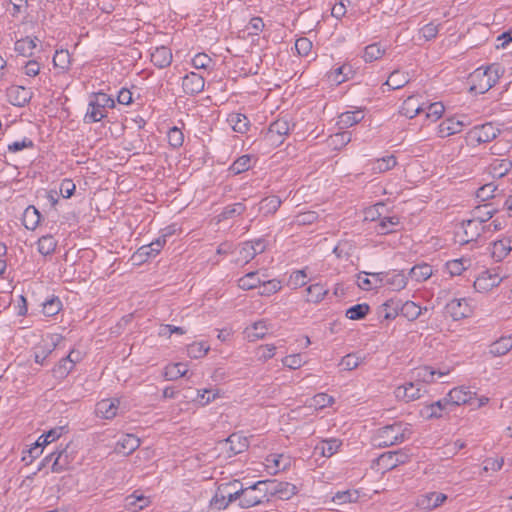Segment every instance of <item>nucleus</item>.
<instances>
[{
  "mask_svg": "<svg viewBox=\"0 0 512 512\" xmlns=\"http://www.w3.org/2000/svg\"><path fill=\"white\" fill-rule=\"evenodd\" d=\"M503 73L504 69L497 63L491 64L486 68H477L471 74L472 85L470 90L484 94L498 82Z\"/></svg>",
  "mask_w": 512,
  "mask_h": 512,
  "instance_id": "nucleus-1",
  "label": "nucleus"
},
{
  "mask_svg": "<svg viewBox=\"0 0 512 512\" xmlns=\"http://www.w3.org/2000/svg\"><path fill=\"white\" fill-rule=\"evenodd\" d=\"M411 432L409 429L404 428L401 423H394L392 425L381 428L378 432L380 438V446L388 447L397 443H401Z\"/></svg>",
  "mask_w": 512,
  "mask_h": 512,
  "instance_id": "nucleus-2",
  "label": "nucleus"
},
{
  "mask_svg": "<svg viewBox=\"0 0 512 512\" xmlns=\"http://www.w3.org/2000/svg\"><path fill=\"white\" fill-rule=\"evenodd\" d=\"M54 454L55 458L51 465L52 472L61 473L71 468L74 456L70 444H66L64 447L60 446L59 449L54 451Z\"/></svg>",
  "mask_w": 512,
  "mask_h": 512,
  "instance_id": "nucleus-3",
  "label": "nucleus"
},
{
  "mask_svg": "<svg viewBox=\"0 0 512 512\" xmlns=\"http://www.w3.org/2000/svg\"><path fill=\"white\" fill-rule=\"evenodd\" d=\"M219 445L221 449H226V456L230 458L244 452L248 448L249 442L245 436L233 433L227 439L220 441Z\"/></svg>",
  "mask_w": 512,
  "mask_h": 512,
  "instance_id": "nucleus-4",
  "label": "nucleus"
},
{
  "mask_svg": "<svg viewBox=\"0 0 512 512\" xmlns=\"http://www.w3.org/2000/svg\"><path fill=\"white\" fill-rule=\"evenodd\" d=\"M472 308L465 298L452 299L445 306V314L454 321L467 318L471 315Z\"/></svg>",
  "mask_w": 512,
  "mask_h": 512,
  "instance_id": "nucleus-5",
  "label": "nucleus"
},
{
  "mask_svg": "<svg viewBox=\"0 0 512 512\" xmlns=\"http://www.w3.org/2000/svg\"><path fill=\"white\" fill-rule=\"evenodd\" d=\"M424 392L426 391L423 389V386L414 380L398 386L394 394L397 399L410 402L419 399Z\"/></svg>",
  "mask_w": 512,
  "mask_h": 512,
  "instance_id": "nucleus-6",
  "label": "nucleus"
},
{
  "mask_svg": "<svg viewBox=\"0 0 512 512\" xmlns=\"http://www.w3.org/2000/svg\"><path fill=\"white\" fill-rule=\"evenodd\" d=\"M502 278L492 270L482 272L474 281V288L477 292L486 293L498 286Z\"/></svg>",
  "mask_w": 512,
  "mask_h": 512,
  "instance_id": "nucleus-7",
  "label": "nucleus"
},
{
  "mask_svg": "<svg viewBox=\"0 0 512 512\" xmlns=\"http://www.w3.org/2000/svg\"><path fill=\"white\" fill-rule=\"evenodd\" d=\"M500 130L493 126L492 123H485L481 126H475L470 132V138L478 143L490 142L497 137Z\"/></svg>",
  "mask_w": 512,
  "mask_h": 512,
  "instance_id": "nucleus-8",
  "label": "nucleus"
},
{
  "mask_svg": "<svg viewBox=\"0 0 512 512\" xmlns=\"http://www.w3.org/2000/svg\"><path fill=\"white\" fill-rule=\"evenodd\" d=\"M475 393L472 392L469 388L461 386L452 389L448 395L446 396L447 401L449 402L451 408L454 406H460L467 403H470L474 398Z\"/></svg>",
  "mask_w": 512,
  "mask_h": 512,
  "instance_id": "nucleus-9",
  "label": "nucleus"
},
{
  "mask_svg": "<svg viewBox=\"0 0 512 512\" xmlns=\"http://www.w3.org/2000/svg\"><path fill=\"white\" fill-rule=\"evenodd\" d=\"M447 499V495L440 492H429L418 497L417 506L423 510H433L442 505Z\"/></svg>",
  "mask_w": 512,
  "mask_h": 512,
  "instance_id": "nucleus-10",
  "label": "nucleus"
},
{
  "mask_svg": "<svg viewBox=\"0 0 512 512\" xmlns=\"http://www.w3.org/2000/svg\"><path fill=\"white\" fill-rule=\"evenodd\" d=\"M448 372H449L448 370L441 371V370H436L430 366H422V367L416 368L412 372V378L417 383L422 385V383L433 382L435 379V375H438V377L440 378V377L447 375Z\"/></svg>",
  "mask_w": 512,
  "mask_h": 512,
  "instance_id": "nucleus-11",
  "label": "nucleus"
},
{
  "mask_svg": "<svg viewBox=\"0 0 512 512\" xmlns=\"http://www.w3.org/2000/svg\"><path fill=\"white\" fill-rule=\"evenodd\" d=\"M7 96L12 105L23 107L32 98V92L23 86H11L7 89Z\"/></svg>",
  "mask_w": 512,
  "mask_h": 512,
  "instance_id": "nucleus-12",
  "label": "nucleus"
},
{
  "mask_svg": "<svg viewBox=\"0 0 512 512\" xmlns=\"http://www.w3.org/2000/svg\"><path fill=\"white\" fill-rule=\"evenodd\" d=\"M119 399H103L96 404L95 413L103 419H113L117 415Z\"/></svg>",
  "mask_w": 512,
  "mask_h": 512,
  "instance_id": "nucleus-13",
  "label": "nucleus"
},
{
  "mask_svg": "<svg viewBox=\"0 0 512 512\" xmlns=\"http://www.w3.org/2000/svg\"><path fill=\"white\" fill-rule=\"evenodd\" d=\"M205 80L198 73L187 74L182 81V88L186 94L195 95L204 89Z\"/></svg>",
  "mask_w": 512,
  "mask_h": 512,
  "instance_id": "nucleus-14",
  "label": "nucleus"
},
{
  "mask_svg": "<svg viewBox=\"0 0 512 512\" xmlns=\"http://www.w3.org/2000/svg\"><path fill=\"white\" fill-rule=\"evenodd\" d=\"M463 236L460 238V242L468 243L477 240V238L484 231V226L479 225L477 221L471 218L462 222Z\"/></svg>",
  "mask_w": 512,
  "mask_h": 512,
  "instance_id": "nucleus-15",
  "label": "nucleus"
},
{
  "mask_svg": "<svg viewBox=\"0 0 512 512\" xmlns=\"http://www.w3.org/2000/svg\"><path fill=\"white\" fill-rule=\"evenodd\" d=\"M63 431H64V427H57V428L51 429L47 433L41 435L38 438L37 442L35 443V446L29 450L30 455L33 457H36L40 447H44V446L52 443L53 441L59 439V437L62 435Z\"/></svg>",
  "mask_w": 512,
  "mask_h": 512,
  "instance_id": "nucleus-16",
  "label": "nucleus"
},
{
  "mask_svg": "<svg viewBox=\"0 0 512 512\" xmlns=\"http://www.w3.org/2000/svg\"><path fill=\"white\" fill-rule=\"evenodd\" d=\"M140 446V439L133 434L124 435L116 444L115 451L123 455H129Z\"/></svg>",
  "mask_w": 512,
  "mask_h": 512,
  "instance_id": "nucleus-17",
  "label": "nucleus"
},
{
  "mask_svg": "<svg viewBox=\"0 0 512 512\" xmlns=\"http://www.w3.org/2000/svg\"><path fill=\"white\" fill-rule=\"evenodd\" d=\"M452 410L447 398H443L438 400L424 408L422 410V415H425L427 418H440L443 416V412H450Z\"/></svg>",
  "mask_w": 512,
  "mask_h": 512,
  "instance_id": "nucleus-18",
  "label": "nucleus"
},
{
  "mask_svg": "<svg viewBox=\"0 0 512 512\" xmlns=\"http://www.w3.org/2000/svg\"><path fill=\"white\" fill-rule=\"evenodd\" d=\"M289 130V124L286 120H276L275 122L270 124L268 132L266 133V138L273 143H281L282 140L275 139V136L281 138L282 136L287 135L289 133Z\"/></svg>",
  "mask_w": 512,
  "mask_h": 512,
  "instance_id": "nucleus-19",
  "label": "nucleus"
},
{
  "mask_svg": "<svg viewBox=\"0 0 512 512\" xmlns=\"http://www.w3.org/2000/svg\"><path fill=\"white\" fill-rule=\"evenodd\" d=\"M341 445L342 442L339 439H326L315 446L314 453L328 458L333 456L338 451Z\"/></svg>",
  "mask_w": 512,
  "mask_h": 512,
  "instance_id": "nucleus-20",
  "label": "nucleus"
},
{
  "mask_svg": "<svg viewBox=\"0 0 512 512\" xmlns=\"http://www.w3.org/2000/svg\"><path fill=\"white\" fill-rule=\"evenodd\" d=\"M151 62L158 68H166L172 62V52L165 46L157 47L151 53Z\"/></svg>",
  "mask_w": 512,
  "mask_h": 512,
  "instance_id": "nucleus-21",
  "label": "nucleus"
},
{
  "mask_svg": "<svg viewBox=\"0 0 512 512\" xmlns=\"http://www.w3.org/2000/svg\"><path fill=\"white\" fill-rule=\"evenodd\" d=\"M425 108L423 105H420L418 97L415 95L409 96L403 103L401 107V113L412 119L421 112H424Z\"/></svg>",
  "mask_w": 512,
  "mask_h": 512,
  "instance_id": "nucleus-22",
  "label": "nucleus"
},
{
  "mask_svg": "<svg viewBox=\"0 0 512 512\" xmlns=\"http://www.w3.org/2000/svg\"><path fill=\"white\" fill-rule=\"evenodd\" d=\"M397 452H386L381 454L375 461V465L378 467L379 470L389 471L399 464H403L404 460H394V458L397 456Z\"/></svg>",
  "mask_w": 512,
  "mask_h": 512,
  "instance_id": "nucleus-23",
  "label": "nucleus"
},
{
  "mask_svg": "<svg viewBox=\"0 0 512 512\" xmlns=\"http://www.w3.org/2000/svg\"><path fill=\"white\" fill-rule=\"evenodd\" d=\"M296 491L297 488L295 485L274 480L272 488H270V495H277L280 499H289L296 494Z\"/></svg>",
  "mask_w": 512,
  "mask_h": 512,
  "instance_id": "nucleus-24",
  "label": "nucleus"
},
{
  "mask_svg": "<svg viewBox=\"0 0 512 512\" xmlns=\"http://www.w3.org/2000/svg\"><path fill=\"white\" fill-rule=\"evenodd\" d=\"M463 126V121L454 117L448 118L438 126V133L441 137H447L461 132Z\"/></svg>",
  "mask_w": 512,
  "mask_h": 512,
  "instance_id": "nucleus-25",
  "label": "nucleus"
},
{
  "mask_svg": "<svg viewBox=\"0 0 512 512\" xmlns=\"http://www.w3.org/2000/svg\"><path fill=\"white\" fill-rule=\"evenodd\" d=\"M512 241L509 238H503L493 243L492 257L496 261L503 260L512 251Z\"/></svg>",
  "mask_w": 512,
  "mask_h": 512,
  "instance_id": "nucleus-26",
  "label": "nucleus"
},
{
  "mask_svg": "<svg viewBox=\"0 0 512 512\" xmlns=\"http://www.w3.org/2000/svg\"><path fill=\"white\" fill-rule=\"evenodd\" d=\"M399 225H400L399 217H397V216L383 217L377 221L375 230L379 234L393 233L397 230V227Z\"/></svg>",
  "mask_w": 512,
  "mask_h": 512,
  "instance_id": "nucleus-27",
  "label": "nucleus"
},
{
  "mask_svg": "<svg viewBox=\"0 0 512 512\" xmlns=\"http://www.w3.org/2000/svg\"><path fill=\"white\" fill-rule=\"evenodd\" d=\"M263 500V495L258 494L256 490L252 487H243V492L241 493V501L240 506L243 508H248L255 506L261 503Z\"/></svg>",
  "mask_w": 512,
  "mask_h": 512,
  "instance_id": "nucleus-28",
  "label": "nucleus"
},
{
  "mask_svg": "<svg viewBox=\"0 0 512 512\" xmlns=\"http://www.w3.org/2000/svg\"><path fill=\"white\" fill-rule=\"evenodd\" d=\"M495 213V209L491 207V204H483L475 207L471 212V219L477 221L479 225L483 226V223L490 220Z\"/></svg>",
  "mask_w": 512,
  "mask_h": 512,
  "instance_id": "nucleus-29",
  "label": "nucleus"
},
{
  "mask_svg": "<svg viewBox=\"0 0 512 512\" xmlns=\"http://www.w3.org/2000/svg\"><path fill=\"white\" fill-rule=\"evenodd\" d=\"M150 501L143 495H129L124 500L125 508L130 512H138L149 505Z\"/></svg>",
  "mask_w": 512,
  "mask_h": 512,
  "instance_id": "nucleus-30",
  "label": "nucleus"
},
{
  "mask_svg": "<svg viewBox=\"0 0 512 512\" xmlns=\"http://www.w3.org/2000/svg\"><path fill=\"white\" fill-rule=\"evenodd\" d=\"M512 168V161L508 159L494 160L489 165V173L494 178L504 177Z\"/></svg>",
  "mask_w": 512,
  "mask_h": 512,
  "instance_id": "nucleus-31",
  "label": "nucleus"
},
{
  "mask_svg": "<svg viewBox=\"0 0 512 512\" xmlns=\"http://www.w3.org/2000/svg\"><path fill=\"white\" fill-rule=\"evenodd\" d=\"M410 77L406 72H402L400 70H394L384 83V85L389 86L391 89L396 90L404 87L407 83H409Z\"/></svg>",
  "mask_w": 512,
  "mask_h": 512,
  "instance_id": "nucleus-32",
  "label": "nucleus"
},
{
  "mask_svg": "<svg viewBox=\"0 0 512 512\" xmlns=\"http://www.w3.org/2000/svg\"><path fill=\"white\" fill-rule=\"evenodd\" d=\"M397 164L396 158L393 155H388L383 158L376 159L371 162V170L374 173H384Z\"/></svg>",
  "mask_w": 512,
  "mask_h": 512,
  "instance_id": "nucleus-33",
  "label": "nucleus"
},
{
  "mask_svg": "<svg viewBox=\"0 0 512 512\" xmlns=\"http://www.w3.org/2000/svg\"><path fill=\"white\" fill-rule=\"evenodd\" d=\"M432 273V267L429 264L424 263L412 267L410 269L409 276L417 282H423L429 279Z\"/></svg>",
  "mask_w": 512,
  "mask_h": 512,
  "instance_id": "nucleus-34",
  "label": "nucleus"
},
{
  "mask_svg": "<svg viewBox=\"0 0 512 512\" xmlns=\"http://www.w3.org/2000/svg\"><path fill=\"white\" fill-rule=\"evenodd\" d=\"M364 115L361 110L353 111V112H345L339 116L338 125L341 129L349 128L357 123H359L363 119Z\"/></svg>",
  "mask_w": 512,
  "mask_h": 512,
  "instance_id": "nucleus-35",
  "label": "nucleus"
},
{
  "mask_svg": "<svg viewBox=\"0 0 512 512\" xmlns=\"http://www.w3.org/2000/svg\"><path fill=\"white\" fill-rule=\"evenodd\" d=\"M512 349V337H501L490 346V353L494 356H502Z\"/></svg>",
  "mask_w": 512,
  "mask_h": 512,
  "instance_id": "nucleus-36",
  "label": "nucleus"
},
{
  "mask_svg": "<svg viewBox=\"0 0 512 512\" xmlns=\"http://www.w3.org/2000/svg\"><path fill=\"white\" fill-rule=\"evenodd\" d=\"M402 301L400 299H389L383 305L384 318L387 320L395 319L401 314Z\"/></svg>",
  "mask_w": 512,
  "mask_h": 512,
  "instance_id": "nucleus-37",
  "label": "nucleus"
},
{
  "mask_svg": "<svg viewBox=\"0 0 512 512\" xmlns=\"http://www.w3.org/2000/svg\"><path fill=\"white\" fill-rule=\"evenodd\" d=\"M40 213L34 206H29L23 214V224L27 229L34 230L40 222Z\"/></svg>",
  "mask_w": 512,
  "mask_h": 512,
  "instance_id": "nucleus-38",
  "label": "nucleus"
},
{
  "mask_svg": "<svg viewBox=\"0 0 512 512\" xmlns=\"http://www.w3.org/2000/svg\"><path fill=\"white\" fill-rule=\"evenodd\" d=\"M245 333L249 341L262 339L267 333L266 322H255L251 327L246 328Z\"/></svg>",
  "mask_w": 512,
  "mask_h": 512,
  "instance_id": "nucleus-39",
  "label": "nucleus"
},
{
  "mask_svg": "<svg viewBox=\"0 0 512 512\" xmlns=\"http://www.w3.org/2000/svg\"><path fill=\"white\" fill-rule=\"evenodd\" d=\"M228 122L235 132L245 133L248 130L249 121H248L247 117L243 114H240V113L230 114L228 117Z\"/></svg>",
  "mask_w": 512,
  "mask_h": 512,
  "instance_id": "nucleus-40",
  "label": "nucleus"
},
{
  "mask_svg": "<svg viewBox=\"0 0 512 512\" xmlns=\"http://www.w3.org/2000/svg\"><path fill=\"white\" fill-rule=\"evenodd\" d=\"M307 301L311 303H319L324 299L328 290L319 283L310 285L307 289Z\"/></svg>",
  "mask_w": 512,
  "mask_h": 512,
  "instance_id": "nucleus-41",
  "label": "nucleus"
},
{
  "mask_svg": "<svg viewBox=\"0 0 512 512\" xmlns=\"http://www.w3.org/2000/svg\"><path fill=\"white\" fill-rule=\"evenodd\" d=\"M246 210V206L243 203H235L233 205L226 206L223 211L218 215L217 221L221 222L223 220L233 218L235 216H239L243 214Z\"/></svg>",
  "mask_w": 512,
  "mask_h": 512,
  "instance_id": "nucleus-42",
  "label": "nucleus"
},
{
  "mask_svg": "<svg viewBox=\"0 0 512 512\" xmlns=\"http://www.w3.org/2000/svg\"><path fill=\"white\" fill-rule=\"evenodd\" d=\"M422 309L413 301L402 302L401 315L409 321L416 320L421 315Z\"/></svg>",
  "mask_w": 512,
  "mask_h": 512,
  "instance_id": "nucleus-43",
  "label": "nucleus"
},
{
  "mask_svg": "<svg viewBox=\"0 0 512 512\" xmlns=\"http://www.w3.org/2000/svg\"><path fill=\"white\" fill-rule=\"evenodd\" d=\"M333 402L334 399L332 396L326 393H319L307 401V407L318 410L333 404Z\"/></svg>",
  "mask_w": 512,
  "mask_h": 512,
  "instance_id": "nucleus-44",
  "label": "nucleus"
},
{
  "mask_svg": "<svg viewBox=\"0 0 512 512\" xmlns=\"http://www.w3.org/2000/svg\"><path fill=\"white\" fill-rule=\"evenodd\" d=\"M187 371V367L183 363L171 364L165 368L164 377L166 380H175L185 376Z\"/></svg>",
  "mask_w": 512,
  "mask_h": 512,
  "instance_id": "nucleus-45",
  "label": "nucleus"
},
{
  "mask_svg": "<svg viewBox=\"0 0 512 512\" xmlns=\"http://www.w3.org/2000/svg\"><path fill=\"white\" fill-rule=\"evenodd\" d=\"M261 279L257 272H249L238 280V286L243 290H250L259 287Z\"/></svg>",
  "mask_w": 512,
  "mask_h": 512,
  "instance_id": "nucleus-46",
  "label": "nucleus"
},
{
  "mask_svg": "<svg viewBox=\"0 0 512 512\" xmlns=\"http://www.w3.org/2000/svg\"><path fill=\"white\" fill-rule=\"evenodd\" d=\"M281 204L282 201L277 196L266 197L260 202L259 210L263 211L265 214H274Z\"/></svg>",
  "mask_w": 512,
  "mask_h": 512,
  "instance_id": "nucleus-47",
  "label": "nucleus"
},
{
  "mask_svg": "<svg viewBox=\"0 0 512 512\" xmlns=\"http://www.w3.org/2000/svg\"><path fill=\"white\" fill-rule=\"evenodd\" d=\"M37 244L39 253L46 256L55 251L57 242L52 235H45L38 240Z\"/></svg>",
  "mask_w": 512,
  "mask_h": 512,
  "instance_id": "nucleus-48",
  "label": "nucleus"
},
{
  "mask_svg": "<svg viewBox=\"0 0 512 512\" xmlns=\"http://www.w3.org/2000/svg\"><path fill=\"white\" fill-rule=\"evenodd\" d=\"M35 40H37V38L31 39L29 37L17 40L15 43V51L23 56H30L33 49L36 47Z\"/></svg>",
  "mask_w": 512,
  "mask_h": 512,
  "instance_id": "nucleus-49",
  "label": "nucleus"
},
{
  "mask_svg": "<svg viewBox=\"0 0 512 512\" xmlns=\"http://www.w3.org/2000/svg\"><path fill=\"white\" fill-rule=\"evenodd\" d=\"M106 116V110L98 108L92 102H89L87 112L84 117L86 123L98 122Z\"/></svg>",
  "mask_w": 512,
  "mask_h": 512,
  "instance_id": "nucleus-50",
  "label": "nucleus"
},
{
  "mask_svg": "<svg viewBox=\"0 0 512 512\" xmlns=\"http://www.w3.org/2000/svg\"><path fill=\"white\" fill-rule=\"evenodd\" d=\"M359 498V492L357 490H346L337 492L332 498L333 502L342 505L345 503H354Z\"/></svg>",
  "mask_w": 512,
  "mask_h": 512,
  "instance_id": "nucleus-51",
  "label": "nucleus"
},
{
  "mask_svg": "<svg viewBox=\"0 0 512 512\" xmlns=\"http://www.w3.org/2000/svg\"><path fill=\"white\" fill-rule=\"evenodd\" d=\"M385 284L389 285L393 290L399 291L406 287L407 277L403 273H394L391 276L387 274Z\"/></svg>",
  "mask_w": 512,
  "mask_h": 512,
  "instance_id": "nucleus-52",
  "label": "nucleus"
},
{
  "mask_svg": "<svg viewBox=\"0 0 512 512\" xmlns=\"http://www.w3.org/2000/svg\"><path fill=\"white\" fill-rule=\"evenodd\" d=\"M369 305L366 303L356 304L346 311V317L351 320L363 319L369 312Z\"/></svg>",
  "mask_w": 512,
  "mask_h": 512,
  "instance_id": "nucleus-53",
  "label": "nucleus"
},
{
  "mask_svg": "<svg viewBox=\"0 0 512 512\" xmlns=\"http://www.w3.org/2000/svg\"><path fill=\"white\" fill-rule=\"evenodd\" d=\"M217 488L222 494H224V496L228 495L229 493L234 495H241L243 492V484L239 480L221 483Z\"/></svg>",
  "mask_w": 512,
  "mask_h": 512,
  "instance_id": "nucleus-54",
  "label": "nucleus"
},
{
  "mask_svg": "<svg viewBox=\"0 0 512 512\" xmlns=\"http://www.w3.org/2000/svg\"><path fill=\"white\" fill-rule=\"evenodd\" d=\"M424 108L426 118L433 122L440 119L445 111L444 105L441 102L430 103L427 107Z\"/></svg>",
  "mask_w": 512,
  "mask_h": 512,
  "instance_id": "nucleus-55",
  "label": "nucleus"
},
{
  "mask_svg": "<svg viewBox=\"0 0 512 512\" xmlns=\"http://www.w3.org/2000/svg\"><path fill=\"white\" fill-rule=\"evenodd\" d=\"M281 285L278 280H261L259 285V294L262 296H270L280 290Z\"/></svg>",
  "mask_w": 512,
  "mask_h": 512,
  "instance_id": "nucleus-56",
  "label": "nucleus"
},
{
  "mask_svg": "<svg viewBox=\"0 0 512 512\" xmlns=\"http://www.w3.org/2000/svg\"><path fill=\"white\" fill-rule=\"evenodd\" d=\"M318 214L315 211H306L297 214L293 220V224L299 226L311 225L318 219Z\"/></svg>",
  "mask_w": 512,
  "mask_h": 512,
  "instance_id": "nucleus-57",
  "label": "nucleus"
},
{
  "mask_svg": "<svg viewBox=\"0 0 512 512\" xmlns=\"http://www.w3.org/2000/svg\"><path fill=\"white\" fill-rule=\"evenodd\" d=\"M384 52L385 50L382 49L378 44H371L366 46L363 58L365 62H372L381 58Z\"/></svg>",
  "mask_w": 512,
  "mask_h": 512,
  "instance_id": "nucleus-58",
  "label": "nucleus"
},
{
  "mask_svg": "<svg viewBox=\"0 0 512 512\" xmlns=\"http://www.w3.org/2000/svg\"><path fill=\"white\" fill-rule=\"evenodd\" d=\"M209 351V346L205 345L202 342L193 343L188 346L187 354L190 358L198 359L204 357Z\"/></svg>",
  "mask_w": 512,
  "mask_h": 512,
  "instance_id": "nucleus-59",
  "label": "nucleus"
},
{
  "mask_svg": "<svg viewBox=\"0 0 512 512\" xmlns=\"http://www.w3.org/2000/svg\"><path fill=\"white\" fill-rule=\"evenodd\" d=\"M250 163L251 157L249 155H243L234 161V163L230 166V171L234 174H240L250 168Z\"/></svg>",
  "mask_w": 512,
  "mask_h": 512,
  "instance_id": "nucleus-60",
  "label": "nucleus"
},
{
  "mask_svg": "<svg viewBox=\"0 0 512 512\" xmlns=\"http://www.w3.org/2000/svg\"><path fill=\"white\" fill-rule=\"evenodd\" d=\"M53 64L55 67L65 70L70 64V54L67 50L56 51L53 57Z\"/></svg>",
  "mask_w": 512,
  "mask_h": 512,
  "instance_id": "nucleus-61",
  "label": "nucleus"
},
{
  "mask_svg": "<svg viewBox=\"0 0 512 512\" xmlns=\"http://www.w3.org/2000/svg\"><path fill=\"white\" fill-rule=\"evenodd\" d=\"M93 104H95L98 108H112L114 107V100L105 93H97L94 95L93 99L90 100Z\"/></svg>",
  "mask_w": 512,
  "mask_h": 512,
  "instance_id": "nucleus-62",
  "label": "nucleus"
},
{
  "mask_svg": "<svg viewBox=\"0 0 512 512\" xmlns=\"http://www.w3.org/2000/svg\"><path fill=\"white\" fill-rule=\"evenodd\" d=\"M168 142L173 148H178L183 144L184 135L182 131L177 127H172L168 131Z\"/></svg>",
  "mask_w": 512,
  "mask_h": 512,
  "instance_id": "nucleus-63",
  "label": "nucleus"
},
{
  "mask_svg": "<svg viewBox=\"0 0 512 512\" xmlns=\"http://www.w3.org/2000/svg\"><path fill=\"white\" fill-rule=\"evenodd\" d=\"M61 310V301L58 298L47 300L43 304V313L46 316H54Z\"/></svg>",
  "mask_w": 512,
  "mask_h": 512,
  "instance_id": "nucleus-64",
  "label": "nucleus"
}]
</instances>
